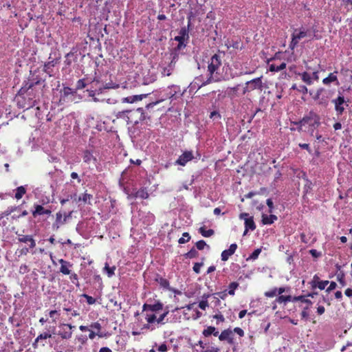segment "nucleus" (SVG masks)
<instances>
[{"label": "nucleus", "mask_w": 352, "mask_h": 352, "mask_svg": "<svg viewBox=\"0 0 352 352\" xmlns=\"http://www.w3.org/2000/svg\"><path fill=\"white\" fill-rule=\"evenodd\" d=\"M221 54H222L223 56L224 55V52L219 50L218 53L214 54L210 58V59L208 62V72L209 77L207 79V80L204 82L199 87L205 86V85L210 83L212 81L218 82V81H221L222 79L234 78L236 76H240L243 74H248L252 73V72H240L239 73H236V72L233 73L231 72L230 68H229L230 72L228 73V71H226L225 73V75L223 76L219 72L220 67L222 65V58H223V56H221Z\"/></svg>", "instance_id": "nucleus-1"}, {"label": "nucleus", "mask_w": 352, "mask_h": 352, "mask_svg": "<svg viewBox=\"0 0 352 352\" xmlns=\"http://www.w3.org/2000/svg\"><path fill=\"white\" fill-rule=\"evenodd\" d=\"M44 82L45 80H43L38 76H36L35 74H32L28 80L24 82L23 86L18 92L19 96L21 98V100L19 98L18 99V104L20 108L28 109L35 106L36 103V101L34 99L35 98V95L32 96V97H29L27 102L24 96H32L30 90L32 91L33 87L41 85V82Z\"/></svg>", "instance_id": "nucleus-2"}, {"label": "nucleus", "mask_w": 352, "mask_h": 352, "mask_svg": "<svg viewBox=\"0 0 352 352\" xmlns=\"http://www.w3.org/2000/svg\"><path fill=\"white\" fill-rule=\"evenodd\" d=\"M117 119H122L127 124H137L140 122L146 120L145 113L142 108H138L135 110H125L118 111L116 113Z\"/></svg>", "instance_id": "nucleus-3"}, {"label": "nucleus", "mask_w": 352, "mask_h": 352, "mask_svg": "<svg viewBox=\"0 0 352 352\" xmlns=\"http://www.w3.org/2000/svg\"><path fill=\"white\" fill-rule=\"evenodd\" d=\"M311 36L310 31L304 27L294 29L291 35L292 40L289 45V48L292 50H294L298 46L301 39L306 37H310Z\"/></svg>", "instance_id": "nucleus-4"}, {"label": "nucleus", "mask_w": 352, "mask_h": 352, "mask_svg": "<svg viewBox=\"0 0 352 352\" xmlns=\"http://www.w3.org/2000/svg\"><path fill=\"white\" fill-rule=\"evenodd\" d=\"M299 124L301 126L308 125L313 131L320 126V118L316 113L311 111L299 121Z\"/></svg>", "instance_id": "nucleus-5"}, {"label": "nucleus", "mask_w": 352, "mask_h": 352, "mask_svg": "<svg viewBox=\"0 0 352 352\" xmlns=\"http://www.w3.org/2000/svg\"><path fill=\"white\" fill-rule=\"evenodd\" d=\"M262 78L263 76H260L246 82L243 87V94H245L256 89L261 91L263 87Z\"/></svg>", "instance_id": "nucleus-6"}, {"label": "nucleus", "mask_w": 352, "mask_h": 352, "mask_svg": "<svg viewBox=\"0 0 352 352\" xmlns=\"http://www.w3.org/2000/svg\"><path fill=\"white\" fill-rule=\"evenodd\" d=\"M60 94L59 103L60 104H63L65 103L71 102L74 100L76 91H72V89L69 87H65L60 91Z\"/></svg>", "instance_id": "nucleus-7"}, {"label": "nucleus", "mask_w": 352, "mask_h": 352, "mask_svg": "<svg viewBox=\"0 0 352 352\" xmlns=\"http://www.w3.org/2000/svg\"><path fill=\"white\" fill-rule=\"evenodd\" d=\"M332 102L334 104L335 111L338 116L342 115L345 107H348V104L346 103L344 96L341 93H339L338 97L333 99Z\"/></svg>", "instance_id": "nucleus-8"}, {"label": "nucleus", "mask_w": 352, "mask_h": 352, "mask_svg": "<svg viewBox=\"0 0 352 352\" xmlns=\"http://www.w3.org/2000/svg\"><path fill=\"white\" fill-rule=\"evenodd\" d=\"M60 327V330L59 331L58 335L62 339H69L72 336V329L75 328V327L70 324H63Z\"/></svg>", "instance_id": "nucleus-9"}, {"label": "nucleus", "mask_w": 352, "mask_h": 352, "mask_svg": "<svg viewBox=\"0 0 352 352\" xmlns=\"http://www.w3.org/2000/svg\"><path fill=\"white\" fill-rule=\"evenodd\" d=\"M194 158V155L192 151H186L181 155L179 156L178 159L175 161V164L180 165L182 166L191 161Z\"/></svg>", "instance_id": "nucleus-10"}, {"label": "nucleus", "mask_w": 352, "mask_h": 352, "mask_svg": "<svg viewBox=\"0 0 352 352\" xmlns=\"http://www.w3.org/2000/svg\"><path fill=\"white\" fill-rule=\"evenodd\" d=\"M68 217L69 215H63L61 212H58L56 214L55 222L52 225L53 230H58L60 226L66 223Z\"/></svg>", "instance_id": "nucleus-11"}, {"label": "nucleus", "mask_w": 352, "mask_h": 352, "mask_svg": "<svg viewBox=\"0 0 352 352\" xmlns=\"http://www.w3.org/2000/svg\"><path fill=\"white\" fill-rule=\"evenodd\" d=\"M82 157L84 163L85 164H96L97 162L96 157L94 155V151L89 149H85L82 151Z\"/></svg>", "instance_id": "nucleus-12"}, {"label": "nucleus", "mask_w": 352, "mask_h": 352, "mask_svg": "<svg viewBox=\"0 0 352 352\" xmlns=\"http://www.w3.org/2000/svg\"><path fill=\"white\" fill-rule=\"evenodd\" d=\"M329 283V282L328 280H320V278L316 274L314 275L313 280L310 283L313 289L318 287L320 290H323Z\"/></svg>", "instance_id": "nucleus-13"}, {"label": "nucleus", "mask_w": 352, "mask_h": 352, "mask_svg": "<svg viewBox=\"0 0 352 352\" xmlns=\"http://www.w3.org/2000/svg\"><path fill=\"white\" fill-rule=\"evenodd\" d=\"M163 307H164L163 303H162L160 301H157L153 305L144 303L142 306V311H151L153 312H157L159 311L162 310Z\"/></svg>", "instance_id": "nucleus-14"}, {"label": "nucleus", "mask_w": 352, "mask_h": 352, "mask_svg": "<svg viewBox=\"0 0 352 352\" xmlns=\"http://www.w3.org/2000/svg\"><path fill=\"white\" fill-rule=\"evenodd\" d=\"M338 73V72L337 70L330 73L327 77L323 78L322 83L324 85H329L331 83L333 82L336 85H339L340 82L337 76Z\"/></svg>", "instance_id": "nucleus-15"}, {"label": "nucleus", "mask_w": 352, "mask_h": 352, "mask_svg": "<svg viewBox=\"0 0 352 352\" xmlns=\"http://www.w3.org/2000/svg\"><path fill=\"white\" fill-rule=\"evenodd\" d=\"M58 263L60 264V272L64 275H69L71 274L69 268L72 267L73 264L63 258L59 259Z\"/></svg>", "instance_id": "nucleus-16"}, {"label": "nucleus", "mask_w": 352, "mask_h": 352, "mask_svg": "<svg viewBox=\"0 0 352 352\" xmlns=\"http://www.w3.org/2000/svg\"><path fill=\"white\" fill-rule=\"evenodd\" d=\"M245 228L243 235H245L249 230L253 231L256 229V224L254 221L253 217L245 218Z\"/></svg>", "instance_id": "nucleus-17"}, {"label": "nucleus", "mask_w": 352, "mask_h": 352, "mask_svg": "<svg viewBox=\"0 0 352 352\" xmlns=\"http://www.w3.org/2000/svg\"><path fill=\"white\" fill-rule=\"evenodd\" d=\"M148 94H140V95H134L130 96L126 98H122V102L127 103H133L137 101L142 100L143 98H146Z\"/></svg>", "instance_id": "nucleus-18"}, {"label": "nucleus", "mask_w": 352, "mask_h": 352, "mask_svg": "<svg viewBox=\"0 0 352 352\" xmlns=\"http://www.w3.org/2000/svg\"><path fill=\"white\" fill-rule=\"evenodd\" d=\"M323 91V89H318L316 96L314 97L315 100H318V104L319 105H321L324 107H327L329 104V100L327 97H320V93Z\"/></svg>", "instance_id": "nucleus-19"}, {"label": "nucleus", "mask_w": 352, "mask_h": 352, "mask_svg": "<svg viewBox=\"0 0 352 352\" xmlns=\"http://www.w3.org/2000/svg\"><path fill=\"white\" fill-rule=\"evenodd\" d=\"M19 242L21 243H30V248H34L36 246L35 240L30 235H22L21 236L18 238Z\"/></svg>", "instance_id": "nucleus-20"}, {"label": "nucleus", "mask_w": 352, "mask_h": 352, "mask_svg": "<svg viewBox=\"0 0 352 352\" xmlns=\"http://www.w3.org/2000/svg\"><path fill=\"white\" fill-rule=\"evenodd\" d=\"M232 331L230 329H225L221 331V333L218 335L219 339L221 341L228 340L229 343H231L232 342V339L230 338L231 336Z\"/></svg>", "instance_id": "nucleus-21"}, {"label": "nucleus", "mask_w": 352, "mask_h": 352, "mask_svg": "<svg viewBox=\"0 0 352 352\" xmlns=\"http://www.w3.org/2000/svg\"><path fill=\"white\" fill-rule=\"evenodd\" d=\"M202 334L206 338H208L211 335H213L214 336H217L219 335V331L216 329L214 327L208 326L206 329L203 330Z\"/></svg>", "instance_id": "nucleus-22"}, {"label": "nucleus", "mask_w": 352, "mask_h": 352, "mask_svg": "<svg viewBox=\"0 0 352 352\" xmlns=\"http://www.w3.org/2000/svg\"><path fill=\"white\" fill-rule=\"evenodd\" d=\"M277 217L274 214H263L262 215V223L264 225H271L276 220H277Z\"/></svg>", "instance_id": "nucleus-23"}, {"label": "nucleus", "mask_w": 352, "mask_h": 352, "mask_svg": "<svg viewBox=\"0 0 352 352\" xmlns=\"http://www.w3.org/2000/svg\"><path fill=\"white\" fill-rule=\"evenodd\" d=\"M14 198L17 200L21 199L26 193L27 190L25 186H21L17 187L14 190Z\"/></svg>", "instance_id": "nucleus-24"}, {"label": "nucleus", "mask_w": 352, "mask_h": 352, "mask_svg": "<svg viewBox=\"0 0 352 352\" xmlns=\"http://www.w3.org/2000/svg\"><path fill=\"white\" fill-rule=\"evenodd\" d=\"M77 57L75 56L74 52H69L65 55V60L64 61L65 65L69 67L72 64L73 62L76 61Z\"/></svg>", "instance_id": "nucleus-25"}, {"label": "nucleus", "mask_w": 352, "mask_h": 352, "mask_svg": "<svg viewBox=\"0 0 352 352\" xmlns=\"http://www.w3.org/2000/svg\"><path fill=\"white\" fill-rule=\"evenodd\" d=\"M56 63L54 60L49 61L45 63L43 66V72L49 75V76H52V68L55 66Z\"/></svg>", "instance_id": "nucleus-26"}, {"label": "nucleus", "mask_w": 352, "mask_h": 352, "mask_svg": "<svg viewBox=\"0 0 352 352\" xmlns=\"http://www.w3.org/2000/svg\"><path fill=\"white\" fill-rule=\"evenodd\" d=\"M34 207V210H32V214L34 218H36L38 216L44 214V210L45 208L43 207L41 205L35 204Z\"/></svg>", "instance_id": "nucleus-27"}, {"label": "nucleus", "mask_w": 352, "mask_h": 352, "mask_svg": "<svg viewBox=\"0 0 352 352\" xmlns=\"http://www.w3.org/2000/svg\"><path fill=\"white\" fill-rule=\"evenodd\" d=\"M299 76H300L302 80L305 82L308 85H311L313 83L312 77L311 75L307 72H304L302 73H300Z\"/></svg>", "instance_id": "nucleus-28"}, {"label": "nucleus", "mask_w": 352, "mask_h": 352, "mask_svg": "<svg viewBox=\"0 0 352 352\" xmlns=\"http://www.w3.org/2000/svg\"><path fill=\"white\" fill-rule=\"evenodd\" d=\"M285 67L286 63L283 62L280 65H276L275 63L270 64L269 66V69L270 72H279L285 69Z\"/></svg>", "instance_id": "nucleus-29"}, {"label": "nucleus", "mask_w": 352, "mask_h": 352, "mask_svg": "<svg viewBox=\"0 0 352 352\" xmlns=\"http://www.w3.org/2000/svg\"><path fill=\"white\" fill-rule=\"evenodd\" d=\"M135 197H139L143 199H146L148 198L149 195L145 188H141L140 190H138L135 194Z\"/></svg>", "instance_id": "nucleus-30"}, {"label": "nucleus", "mask_w": 352, "mask_h": 352, "mask_svg": "<svg viewBox=\"0 0 352 352\" xmlns=\"http://www.w3.org/2000/svg\"><path fill=\"white\" fill-rule=\"evenodd\" d=\"M178 90L179 87L177 86L172 85L168 87V91L166 94V98L169 99H173Z\"/></svg>", "instance_id": "nucleus-31"}, {"label": "nucleus", "mask_w": 352, "mask_h": 352, "mask_svg": "<svg viewBox=\"0 0 352 352\" xmlns=\"http://www.w3.org/2000/svg\"><path fill=\"white\" fill-rule=\"evenodd\" d=\"M199 232L204 237H210L214 234L212 229L206 230L204 227L199 228Z\"/></svg>", "instance_id": "nucleus-32"}, {"label": "nucleus", "mask_w": 352, "mask_h": 352, "mask_svg": "<svg viewBox=\"0 0 352 352\" xmlns=\"http://www.w3.org/2000/svg\"><path fill=\"white\" fill-rule=\"evenodd\" d=\"M293 300V298L291 296H284V295H280L276 299V302L281 304V303H287L288 302H290Z\"/></svg>", "instance_id": "nucleus-33"}, {"label": "nucleus", "mask_w": 352, "mask_h": 352, "mask_svg": "<svg viewBox=\"0 0 352 352\" xmlns=\"http://www.w3.org/2000/svg\"><path fill=\"white\" fill-rule=\"evenodd\" d=\"M307 297H308L307 295L294 296L293 298V301H300L308 305H311L312 302L309 299L307 298Z\"/></svg>", "instance_id": "nucleus-34"}, {"label": "nucleus", "mask_w": 352, "mask_h": 352, "mask_svg": "<svg viewBox=\"0 0 352 352\" xmlns=\"http://www.w3.org/2000/svg\"><path fill=\"white\" fill-rule=\"evenodd\" d=\"M225 45L227 47L228 49H230V47H232L234 49H241L242 48L241 46H240V42H239L238 41H228L226 43Z\"/></svg>", "instance_id": "nucleus-35"}, {"label": "nucleus", "mask_w": 352, "mask_h": 352, "mask_svg": "<svg viewBox=\"0 0 352 352\" xmlns=\"http://www.w3.org/2000/svg\"><path fill=\"white\" fill-rule=\"evenodd\" d=\"M104 270L107 272L108 277H111L114 274L116 267H110L108 263H105Z\"/></svg>", "instance_id": "nucleus-36"}, {"label": "nucleus", "mask_w": 352, "mask_h": 352, "mask_svg": "<svg viewBox=\"0 0 352 352\" xmlns=\"http://www.w3.org/2000/svg\"><path fill=\"white\" fill-rule=\"evenodd\" d=\"M199 255L198 252L195 248H192L186 254H185L186 258H193L197 257Z\"/></svg>", "instance_id": "nucleus-37"}, {"label": "nucleus", "mask_w": 352, "mask_h": 352, "mask_svg": "<svg viewBox=\"0 0 352 352\" xmlns=\"http://www.w3.org/2000/svg\"><path fill=\"white\" fill-rule=\"evenodd\" d=\"M239 287V283H236V282H232L231 283H230L228 287H229V290L228 292V294L231 295V296H233L234 295V291L235 289Z\"/></svg>", "instance_id": "nucleus-38"}, {"label": "nucleus", "mask_w": 352, "mask_h": 352, "mask_svg": "<svg viewBox=\"0 0 352 352\" xmlns=\"http://www.w3.org/2000/svg\"><path fill=\"white\" fill-rule=\"evenodd\" d=\"M157 283L160 285V286L163 288L167 289L169 287V282L167 279L160 277L156 279Z\"/></svg>", "instance_id": "nucleus-39"}, {"label": "nucleus", "mask_w": 352, "mask_h": 352, "mask_svg": "<svg viewBox=\"0 0 352 352\" xmlns=\"http://www.w3.org/2000/svg\"><path fill=\"white\" fill-rule=\"evenodd\" d=\"M179 36L184 38L185 40H187L189 38L188 36V29L186 27H182L179 32Z\"/></svg>", "instance_id": "nucleus-40"}, {"label": "nucleus", "mask_w": 352, "mask_h": 352, "mask_svg": "<svg viewBox=\"0 0 352 352\" xmlns=\"http://www.w3.org/2000/svg\"><path fill=\"white\" fill-rule=\"evenodd\" d=\"M190 236L189 233L184 232L182 234V237H181L178 240V243L180 244H184V243L188 242L190 241Z\"/></svg>", "instance_id": "nucleus-41"}, {"label": "nucleus", "mask_w": 352, "mask_h": 352, "mask_svg": "<svg viewBox=\"0 0 352 352\" xmlns=\"http://www.w3.org/2000/svg\"><path fill=\"white\" fill-rule=\"evenodd\" d=\"M171 60H170V66L173 65L175 66V63H177V61L178 60V58H179V52H177V51H175V50H173L172 53H171Z\"/></svg>", "instance_id": "nucleus-42"}, {"label": "nucleus", "mask_w": 352, "mask_h": 352, "mask_svg": "<svg viewBox=\"0 0 352 352\" xmlns=\"http://www.w3.org/2000/svg\"><path fill=\"white\" fill-rule=\"evenodd\" d=\"M87 86V83L85 82V79L82 78L77 81L76 85V90L82 89L85 88Z\"/></svg>", "instance_id": "nucleus-43"}, {"label": "nucleus", "mask_w": 352, "mask_h": 352, "mask_svg": "<svg viewBox=\"0 0 352 352\" xmlns=\"http://www.w3.org/2000/svg\"><path fill=\"white\" fill-rule=\"evenodd\" d=\"M195 245H196V248L199 250H204L206 247H207L208 248H209V245L206 244V243L204 241V240H200V241H198L196 243H195Z\"/></svg>", "instance_id": "nucleus-44"}, {"label": "nucleus", "mask_w": 352, "mask_h": 352, "mask_svg": "<svg viewBox=\"0 0 352 352\" xmlns=\"http://www.w3.org/2000/svg\"><path fill=\"white\" fill-rule=\"evenodd\" d=\"M174 67L175 66L173 65L170 66V63L167 67H164L163 69L162 74L164 76H169L170 75H171Z\"/></svg>", "instance_id": "nucleus-45"}, {"label": "nucleus", "mask_w": 352, "mask_h": 352, "mask_svg": "<svg viewBox=\"0 0 352 352\" xmlns=\"http://www.w3.org/2000/svg\"><path fill=\"white\" fill-rule=\"evenodd\" d=\"M239 85H236V87H232L230 89V91L228 92V95L230 98H234L237 96V91L239 89Z\"/></svg>", "instance_id": "nucleus-46"}, {"label": "nucleus", "mask_w": 352, "mask_h": 352, "mask_svg": "<svg viewBox=\"0 0 352 352\" xmlns=\"http://www.w3.org/2000/svg\"><path fill=\"white\" fill-rule=\"evenodd\" d=\"M212 318L217 319V324H218L219 322H225V318L220 311H219L218 314L214 315Z\"/></svg>", "instance_id": "nucleus-47"}, {"label": "nucleus", "mask_w": 352, "mask_h": 352, "mask_svg": "<svg viewBox=\"0 0 352 352\" xmlns=\"http://www.w3.org/2000/svg\"><path fill=\"white\" fill-rule=\"evenodd\" d=\"M146 320L148 323L151 324L156 321V316L153 314H146Z\"/></svg>", "instance_id": "nucleus-48"}, {"label": "nucleus", "mask_w": 352, "mask_h": 352, "mask_svg": "<svg viewBox=\"0 0 352 352\" xmlns=\"http://www.w3.org/2000/svg\"><path fill=\"white\" fill-rule=\"evenodd\" d=\"M277 294V288H273L271 290L267 291L265 292V296L268 298H273L276 296Z\"/></svg>", "instance_id": "nucleus-49"}, {"label": "nucleus", "mask_w": 352, "mask_h": 352, "mask_svg": "<svg viewBox=\"0 0 352 352\" xmlns=\"http://www.w3.org/2000/svg\"><path fill=\"white\" fill-rule=\"evenodd\" d=\"M232 254L228 251V250H225L221 252V258L223 261H226L228 260L229 257L231 256Z\"/></svg>", "instance_id": "nucleus-50"}, {"label": "nucleus", "mask_w": 352, "mask_h": 352, "mask_svg": "<svg viewBox=\"0 0 352 352\" xmlns=\"http://www.w3.org/2000/svg\"><path fill=\"white\" fill-rule=\"evenodd\" d=\"M90 327L94 329L97 330V335L99 337H102V335L100 334V330H101V324L98 322H96L92 323Z\"/></svg>", "instance_id": "nucleus-51"}, {"label": "nucleus", "mask_w": 352, "mask_h": 352, "mask_svg": "<svg viewBox=\"0 0 352 352\" xmlns=\"http://www.w3.org/2000/svg\"><path fill=\"white\" fill-rule=\"evenodd\" d=\"M337 280L342 285V286L345 285L344 274L343 272H340L337 274Z\"/></svg>", "instance_id": "nucleus-52"}, {"label": "nucleus", "mask_w": 352, "mask_h": 352, "mask_svg": "<svg viewBox=\"0 0 352 352\" xmlns=\"http://www.w3.org/2000/svg\"><path fill=\"white\" fill-rule=\"evenodd\" d=\"M261 252V250L258 248V249H256L249 256V258H248V259H252V260H255L258 258V255L260 254Z\"/></svg>", "instance_id": "nucleus-53"}, {"label": "nucleus", "mask_w": 352, "mask_h": 352, "mask_svg": "<svg viewBox=\"0 0 352 352\" xmlns=\"http://www.w3.org/2000/svg\"><path fill=\"white\" fill-rule=\"evenodd\" d=\"M82 296L86 299L87 304L94 305L96 300L91 296L84 294Z\"/></svg>", "instance_id": "nucleus-54"}, {"label": "nucleus", "mask_w": 352, "mask_h": 352, "mask_svg": "<svg viewBox=\"0 0 352 352\" xmlns=\"http://www.w3.org/2000/svg\"><path fill=\"white\" fill-rule=\"evenodd\" d=\"M204 265V262L201 261L200 263H195L194 264V266L192 267L193 269V271L196 273V274H199L200 273V269L201 267Z\"/></svg>", "instance_id": "nucleus-55"}, {"label": "nucleus", "mask_w": 352, "mask_h": 352, "mask_svg": "<svg viewBox=\"0 0 352 352\" xmlns=\"http://www.w3.org/2000/svg\"><path fill=\"white\" fill-rule=\"evenodd\" d=\"M29 271H30L29 267L26 264H22L19 267V272L21 274L28 273Z\"/></svg>", "instance_id": "nucleus-56"}, {"label": "nucleus", "mask_w": 352, "mask_h": 352, "mask_svg": "<svg viewBox=\"0 0 352 352\" xmlns=\"http://www.w3.org/2000/svg\"><path fill=\"white\" fill-rule=\"evenodd\" d=\"M92 198V195L88 193H84L82 195V197H79L78 201H82L85 203H87V201Z\"/></svg>", "instance_id": "nucleus-57"}, {"label": "nucleus", "mask_w": 352, "mask_h": 352, "mask_svg": "<svg viewBox=\"0 0 352 352\" xmlns=\"http://www.w3.org/2000/svg\"><path fill=\"white\" fill-rule=\"evenodd\" d=\"M264 191H266V189L265 188H261L260 190V192H254V191L250 192L245 195V197L250 199V198L253 197L254 195H258L261 192H264Z\"/></svg>", "instance_id": "nucleus-58"}, {"label": "nucleus", "mask_w": 352, "mask_h": 352, "mask_svg": "<svg viewBox=\"0 0 352 352\" xmlns=\"http://www.w3.org/2000/svg\"><path fill=\"white\" fill-rule=\"evenodd\" d=\"M51 334L47 333V332H45L43 333H41L40 334L36 339V341H38L39 340H45V339H47V338H51Z\"/></svg>", "instance_id": "nucleus-59"}, {"label": "nucleus", "mask_w": 352, "mask_h": 352, "mask_svg": "<svg viewBox=\"0 0 352 352\" xmlns=\"http://www.w3.org/2000/svg\"><path fill=\"white\" fill-rule=\"evenodd\" d=\"M168 314V311H165L164 313L161 314L157 319L156 318L157 322L164 324V322L163 321H164V318L167 316Z\"/></svg>", "instance_id": "nucleus-60"}, {"label": "nucleus", "mask_w": 352, "mask_h": 352, "mask_svg": "<svg viewBox=\"0 0 352 352\" xmlns=\"http://www.w3.org/2000/svg\"><path fill=\"white\" fill-rule=\"evenodd\" d=\"M208 307V302L207 300H202L199 302V307L201 309L205 310Z\"/></svg>", "instance_id": "nucleus-61"}, {"label": "nucleus", "mask_w": 352, "mask_h": 352, "mask_svg": "<svg viewBox=\"0 0 352 352\" xmlns=\"http://www.w3.org/2000/svg\"><path fill=\"white\" fill-rule=\"evenodd\" d=\"M300 239L302 243H308L310 239V236H307L305 233H301Z\"/></svg>", "instance_id": "nucleus-62"}, {"label": "nucleus", "mask_w": 352, "mask_h": 352, "mask_svg": "<svg viewBox=\"0 0 352 352\" xmlns=\"http://www.w3.org/2000/svg\"><path fill=\"white\" fill-rule=\"evenodd\" d=\"M237 244L236 243H232L230 245L229 248L228 249V251L230 252V254L232 255L234 254V252H236V249H237Z\"/></svg>", "instance_id": "nucleus-63"}, {"label": "nucleus", "mask_w": 352, "mask_h": 352, "mask_svg": "<svg viewBox=\"0 0 352 352\" xmlns=\"http://www.w3.org/2000/svg\"><path fill=\"white\" fill-rule=\"evenodd\" d=\"M309 254L314 258H318L321 256V253L318 252L315 249H311L309 250Z\"/></svg>", "instance_id": "nucleus-64"}]
</instances>
